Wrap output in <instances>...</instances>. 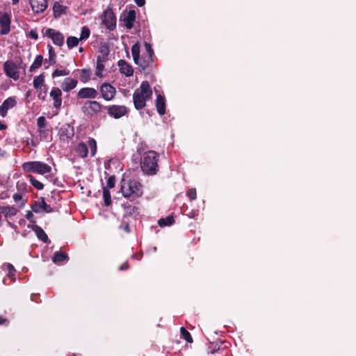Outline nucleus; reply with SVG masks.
Wrapping results in <instances>:
<instances>
[{"mask_svg":"<svg viewBox=\"0 0 356 356\" xmlns=\"http://www.w3.org/2000/svg\"><path fill=\"white\" fill-rule=\"evenodd\" d=\"M11 17L6 12H0V35H8L10 31Z\"/></svg>","mask_w":356,"mask_h":356,"instance_id":"6e6552de","label":"nucleus"},{"mask_svg":"<svg viewBox=\"0 0 356 356\" xmlns=\"http://www.w3.org/2000/svg\"><path fill=\"white\" fill-rule=\"evenodd\" d=\"M31 209L32 211L36 213H40L42 211H44L47 213H51L53 211L51 206L45 202L44 197H40L38 200L35 201L32 204Z\"/></svg>","mask_w":356,"mask_h":356,"instance_id":"f8f14e48","label":"nucleus"},{"mask_svg":"<svg viewBox=\"0 0 356 356\" xmlns=\"http://www.w3.org/2000/svg\"><path fill=\"white\" fill-rule=\"evenodd\" d=\"M13 197L15 202L22 200V195L20 193H15Z\"/></svg>","mask_w":356,"mask_h":356,"instance_id":"6e6d98bb","label":"nucleus"},{"mask_svg":"<svg viewBox=\"0 0 356 356\" xmlns=\"http://www.w3.org/2000/svg\"><path fill=\"white\" fill-rule=\"evenodd\" d=\"M99 52L100 55L108 56L109 50L107 47L104 46L99 49Z\"/></svg>","mask_w":356,"mask_h":356,"instance_id":"3c124183","label":"nucleus"},{"mask_svg":"<svg viewBox=\"0 0 356 356\" xmlns=\"http://www.w3.org/2000/svg\"><path fill=\"white\" fill-rule=\"evenodd\" d=\"M38 97H39L40 99H42V100H44V99H45V95H42V96H41V94H39V95H38Z\"/></svg>","mask_w":356,"mask_h":356,"instance_id":"69168bd1","label":"nucleus"},{"mask_svg":"<svg viewBox=\"0 0 356 356\" xmlns=\"http://www.w3.org/2000/svg\"><path fill=\"white\" fill-rule=\"evenodd\" d=\"M156 108L160 115H163L165 113V98L161 94L156 96Z\"/></svg>","mask_w":356,"mask_h":356,"instance_id":"4be33fe9","label":"nucleus"},{"mask_svg":"<svg viewBox=\"0 0 356 356\" xmlns=\"http://www.w3.org/2000/svg\"><path fill=\"white\" fill-rule=\"evenodd\" d=\"M144 46H145V48L147 54V56H150V57H154V50L152 47V45L149 42H145Z\"/></svg>","mask_w":356,"mask_h":356,"instance_id":"49530a36","label":"nucleus"},{"mask_svg":"<svg viewBox=\"0 0 356 356\" xmlns=\"http://www.w3.org/2000/svg\"><path fill=\"white\" fill-rule=\"evenodd\" d=\"M115 184V177L114 175L110 176L106 181V188L111 189L114 188Z\"/></svg>","mask_w":356,"mask_h":356,"instance_id":"a18cd8bd","label":"nucleus"},{"mask_svg":"<svg viewBox=\"0 0 356 356\" xmlns=\"http://www.w3.org/2000/svg\"><path fill=\"white\" fill-rule=\"evenodd\" d=\"M119 229L123 230L126 233H129L131 232L129 227V221L127 218L122 217V220L119 226Z\"/></svg>","mask_w":356,"mask_h":356,"instance_id":"4c0bfd02","label":"nucleus"},{"mask_svg":"<svg viewBox=\"0 0 356 356\" xmlns=\"http://www.w3.org/2000/svg\"><path fill=\"white\" fill-rule=\"evenodd\" d=\"M105 108L102 104L95 100L86 101L81 108V111L84 116L92 118L98 115Z\"/></svg>","mask_w":356,"mask_h":356,"instance_id":"39448f33","label":"nucleus"},{"mask_svg":"<svg viewBox=\"0 0 356 356\" xmlns=\"http://www.w3.org/2000/svg\"><path fill=\"white\" fill-rule=\"evenodd\" d=\"M108 60V56L99 55L97 58V60L101 63H105Z\"/></svg>","mask_w":356,"mask_h":356,"instance_id":"5fc2aeb1","label":"nucleus"},{"mask_svg":"<svg viewBox=\"0 0 356 356\" xmlns=\"http://www.w3.org/2000/svg\"><path fill=\"white\" fill-rule=\"evenodd\" d=\"M152 90L148 81H144L133 94V102L136 110H141L146 106V102L151 99Z\"/></svg>","mask_w":356,"mask_h":356,"instance_id":"f257e3e1","label":"nucleus"},{"mask_svg":"<svg viewBox=\"0 0 356 356\" xmlns=\"http://www.w3.org/2000/svg\"><path fill=\"white\" fill-rule=\"evenodd\" d=\"M0 325H8V321L7 318L0 316Z\"/></svg>","mask_w":356,"mask_h":356,"instance_id":"13d9d810","label":"nucleus"},{"mask_svg":"<svg viewBox=\"0 0 356 356\" xmlns=\"http://www.w3.org/2000/svg\"><path fill=\"white\" fill-rule=\"evenodd\" d=\"M7 129V126L0 121V130H5Z\"/></svg>","mask_w":356,"mask_h":356,"instance_id":"052dcab7","label":"nucleus"},{"mask_svg":"<svg viewBox=\"0 0 356 356\" xmlns=\"http://www.w3.org/2000/svg\"><path fill=\"white\" fill-rule=\"evenodd\" d=\"M18 210L14 206H1L0 213L3 215L6 218L15 216Z\"/></svg>","mask_w":356,"mask_h":356,"instance_id":"5701e85b","label":"nucleus"},{"mask_svg":"<svg viewBox=\"0 0 356 356\" xmlns=\"http://www.w3.org/2000/svg\"><path fill=\"white\" fill-rule=\"evenodd\" d=\"M122 207L124 209L123 218L127 219L129 217L136 218L139 215V209L135 205L127 202L122 204Z\"/></svg>","mask_w":356,"mask_h":356,"instance_id":"ddd939ff","label":"nucleus"},{"mask_svg":"<svg viewBox=\"0 0 356 356\" xmlns=\"http://www.w3.org/2000/svg\"><path fill=\"white\" fill-rule=\"evenodd\" d=\"M159 154L153 150L145 152L141 159L140 167L145 174L156 175L159 170L158 161Z\"/></svg>","mask_w":356,"mask_h":356,"instance_id":"f03ea898","label":"nucleus"},{"mask_svg":"<svg viewBox=\"0 0 356 356\" xmlns=\"http://www.w3.org/2000/svg\"><path fill=\"white\" fill-rule=\"evenodd\" d=\"M33 212H32V211H28L26 212V218L27 220H29L31 222H32V223L35 224V220H34L33 219Z\"/></svg>","mask_w":356,"mask_h":356,"instance_id":"864d4df0","label":"nucleus"},{"mask_svg":"<svg viewBox=\"0 0 356 356\" xmlns=\"http://www.w3.org/2000/svg\"><path fill=\"white\" fill-rule=\"evenodd\" d=\"M43 60H44L43 56L40 54L38 55L35 57L33 63L31 65V66L29 67V71L31 72H33L36 70L39 69L42 66Z\"/></svg>","mask_w":356,"mask_h":356,"instance_id":"bb28decb","label":"nucleus"},{"mask_svg":"<svg viewBox=\"0 0 356 356\" xmlns=\"http://www.w3.org/2000/svg\"><path fill=\"white\" fill-rule=\"evenodd\" d=\"M49 47V60L51 65H54L56 63V54L54 52V48L51 45H48Z\"/></svg>","mask_w":356,"mask_h":356,"instance_id":"79ce46f5","label":"nucleus"},{"mask_svg":"<svg viewBox=\"0 0 356 356\" xmlns=\"http://www.w3.org/2000/svg\"><path fill=\"white\" fill-rule=\"evenodd\" d=\"M79 40H80L79 38H77L76 37L69 36L67 38V41H66L67 47L69 49H72L73 47H76L79 44Z\"/></svg>","mask_w":356,"mask_h":356,"instance_id":"e433bc0d","label":"nucleus"},{"mask_svg":"<svg viewBox=\"0 0 356 356\" xmlns=\"http://www.w3.org/2000/svg\"><path fill=\"white\" fill-rule=\"evenodd\" d=\"M68 256L66 253L61 251H56L52 258L53 261L55 264L63 262L65 260H68Z\"/></svg>","mask_w":356,"mask_h":356,"instance_id":"cd10ccee","label":"nucleus"},{"mask_svg":"<svg viewBox=\"0 0 356 356\" xmlns=\"http://www.w3.org/2000/svg\"><path fill=\"white\" fill-rule=\"evenodd\" d=\"M44 35L51 38L55 45L61 47L64 44V35L58 31L51 28L47 29L45 31Z\"/></svg>","mask_w":356,"mask_h":356,"instance_id":"1a4fd4ad","label":"nucleus"},{"mask_svg":"<svg viewBox=\"0 0 356 356\" xmlns=\"http://www.w3.org/2000/svg\"><path fill=\"white\" fill-rule=\"evenodd\" d=\"M120 20L124 22V25L127 29H131L136 20L135 10H129L127 15L124 16L123 19L121 18Z\"/></svg>","mask_w":356,"mask_h":356,"instance_id":"aec40b11","label":"nucleus"},{"mask_svg":"<svg viewBox=\"0 0 356 356\" xmlns=\"http://www.w3.org/2000/svg\"><path fill=\"white\" fill-rule=\"evenodd\" d=\"M4 266L6 267V270H8V275L7 276L11 279L12 281H15V269L14 266L10 264L7 263L4 264Z\"/></svg>","mask_w":356,"mask_h":356,"instance_id":"c9c22d12","label":"nucleus"},{"mask_svg":"<svg viewBox=\"0 0 356 356\" xmlns=\"http://www.w3.org/2000/svg\"><path fill=\"white\" fill-rule=\"evenodd\" d=\"M131 54L134 63H138L140 58V44L138 42L131 47Z\"/></svg>","mask_w":356,"mask_h":356,"instance_id":"c85d7f7f","label":"nucleus"},{"mask_svg":"<svg viewBox=\"0 0 356 356\" xmlns=\"http://www.w3.org/2000/svg\"><path fill=\"white\" fill-rule=\"evenodd\" d=\"M53 9L55 15L58 14V15H60L63 12V6L60 5L58 2H56L54 3Z\"/></svg>","mask_w":356,"mask_h":356,"instance_id":"8fccbe9b","label":"nucleus"},{"mask_svg":"<svg viewBox=\"0 0 356 356\" xmlns=\"http://www.w3.org/2000/svg\"><path fill=\"white\" fill-rule=\"evenodd\" d=\"M79 51L80 52H82V51H83V47H80V48H79Z\"/></svg>","mask_w":356,"mask_h":356,"instance_id":"774afa93","label":"nucleus"},{"mask_svg":"<svg viewBox=\"0 0 356 356\" xmlns=\"http://www.w3.org/2000/svg\"><path fill=\"white\" fill-rule=\"evenodd\" d=\"M50 97L53 99V106L56 109H60L62 104V91L59 88L53 87L49 93Z\"/></svg>","mask_w":356,"mask_h":356,"instance_id":"4468645a","label":"nucleus"},{"mask_svg":"<svg viewBox=\"0 0 356 356\" xmlns=\"http://www.w3.org/2000/svg\"><path fill=\"white\" fill-rule=\"evenodd\" d=\"M100 92L102 97L106 101H111L114 98L116 93V90L115 88L110 83H104L100 86Z\"/></svg>","mask_w":356,"mask_h":356,"instance_id":"9b49d317","label":"nucleus"},{"mask_svg":"<svg viewBox=\"0 0 356 356\" xmlns=\"http://www.w3.org/2000/svg\"><path fill=\"white\" fill-rule=\"evenodd\" d=\"M13 5H16L19 3V0H11Z\"/></svg>","mask_w":356,"mask_h":356,"instance_id":"0e129e2a","label":"nucleus"},{"mask_svg":"<svg viewBox=\"0 0 356 356\" xmlns=\"http://www.w3.org/2000/svg\"><path fill=\"white\" fill-rule=\"evenodd\" d=\"M134 1L139 7H142L145 4V0H134Z\"/></svg>","mask_w":356,"mask_h":356,"instance_id":"bf43d9fd","label":"nucleus"},{"mask_svg":"<svg viewBox=\"0 0 356 356\" xmlns=\"http://www.w3.org/2000/svg\"><path fill=\"white\" fill-rule=\"evenodd\" d=\"M19 65L13 60H8L3 63V71L6 75L14 81L19 79Z\"/></svg>","mask_w":356,"mask_h":356,"instance_id":"423d86ee","label":"nucleus"},{"mask_svg":"<svg viewBox=\"0 0 356 356\" xmlns=\"http://www.w3.org/2000/svg\"><path fill=\"white\" fill-rule=\"evenodd\" d=\"M24 205H25V201H24V200H23V201L22 202L21 204L19 205V207H20V208H22V207H24Z\"/></svg>","mask_w":356,"mask_h":356,"instance_id":"338daca9","label":"nucleus"},{"mask_svg":"<svg viewBox=\"0 0 356 356\" xmlns=\"http://www.w3.org/2000/svg\"><path fill=\"white\" fill-rule=\"evenodd\" d=\"M31 9L35 14L43 13L47 8V0H29Z\"/></svg>","mask_w":356,"mask_h":356,"instance_id":"f3484780","label":"nucleus"},{"mask_svg":"<svg viewBox=\"0 0 356 356\" xmlns=\"http://www.w3.org/2000/svg\"><path fill=\"white\" fill-rule=\"evenodd\" d=\"M37 298H38L37 295H35V294L31 295V300L35 301L36 302H38V300H36Z\"/></svg>","mask_w":356,"mask_h":356,"instance_id":"680f3d73","label":"nucleus"},{"mask_svg":"<svg viewBox=\"0 0 356 356\" xmlns=\"http://www.w3.org/2000/svg\"><path fill=\"white\" fill-rule=\"evenodd\" d=\"M88 145L90 149L91 156H94L96 154L97 150L96 140L92 138H89L88 140Z\"/></svg>","mask_w":356,"mask_h":356,"instance_id":"f704fd0d","label":"nucleus"},{"mask_svg":"<svg viewBox=\"0 0 356 356\" xmlns=\"http://www.w3.org/2000/svg\"><path fill=\"white\" fill-rule=\"evenodd\" d=\"M120 184V190L124 197L137 198L143 195L142 185L138 181L122 178Z\"/></svg>","mask_w":356,"mask_h":356,"instance_id":"7ed1b4c3","label":"nucleus"},{"mask_svg":"<svg viewBox=\"0 0 356 356\" xmlns=\"http://www.w3.org/2000/svg\"><path fill=\"white\" fill-rule=\"evenodd\" d=\"M75 150H76V152L77 153V154L81 158H83V159L87 157V156L88 154V145L83 142H81L78 144Z\"/></svg>","mask_w":356,"mask_h":356,"instance_id":"a878e982","label":"nucleus"},{"mask_svg":"<svg viewBox=\"0 0 356 356\" xmlns=\"http://www.w3.org/2000/svg\"><path fill=\"white\" fill-rule=\"evenodd\" d=\"M175 222V219L172 216H168L166 218H161L158 221V224L161 227L170 226Z\"/></svg>","mask_w":356,"mask_h":356,"instance_id":"2f4dec72","label":"nucleus"},{"mask_svg":"<svg viewBox=\"0 0 356 356\" xmlns=\"http://www.w3.org/2000/svg\"><path fill=\"white\" fill-rule=\"evenodd\" d=\"M98 92L93 88H83L77 93L79 99H95L97 97Z\"/></svg>","mask_w":356,"mask_h":356,"instance_id":"dca6fc26","label":"nucleus"},{"mask_svg":"<svg viewBox=\"0 0 356 356\" xmlns=\"http://www.w3.org/2000/svg\"><path fill=\"white\" fill-rule=\"evenodd\" d=\"M17 104L15 97H10L5 99L0 106V115L4 118L7 115L8 110L15 107Z\"/></svg>","mask_w":356,"mask_h":356,"instance_id":"2eb2a0df","label":"nucleus"},{"mask_svg":"<svg viewBox=\"0 0 356 356\" xmlns=\"http://www.w3.org/2000/svg\"><path fill=\"white\" fill-rule=\"evenodd\" d=\"M69 74H70V71L68 70L56 69L53 72L51 76L53 78H54V77H57V76H67Z\"/></svg>","mask_w":356,"mask_h":356,"instance_id":"a19ab883","label":"nucleus"},{"mask_svg":"<svg viewBox=\"0 0 356 356\" xmlns=\"http://www.w3.org/2000/svg\"><path fill=\"white\" fill-rule=\"evenodd\" d=\"M6 155V151L0 149V157H3Z\"/></svg>","mask_w":356,"mask_h":356,"instance_id":"e2e57ef3","label":"nucleus"},{"mask_svg":"<svg viewBox=\"0 0 356 356\" xmlns=\"http://www.w3.org/2000/svg\"><path fill=\"white\" fill-rule=\"evenodd\" d=\"M74 129L72 127H70L69 124L63 125L58 131L60 139L63 140L72 138L74 136Z\"/></svg>","mask_w":356,"mask_h":356,"instance_id":"a211bd4d","label":"nucleus"},{"mask_svg":"<svg viewBox=\"0 0 356 356\" xmlns=\"http://www.w3.org/2000/svg\"><path fill=\"white\" fill-rule=\"evenodd\" d=\"M24 171L39 175H45L51 172V167L42 161H28L22 165Z\"/></svg>","mask_w":356,"mask_h":356,"instance_id":"20e7f679","label":"nucleus"},{"mask_svg":"<svg viewBox=\"0 0 356 356\" xmlns=\"http://www.w3.org/2000/svg\"><path fill=\"white\" fill-rule=\"evenodd\" d=\"M29 35L31 38L37 40L38 38V35L36 29H31L29 33Z\"/></svg>","mask_w":356,"mask_h":356,"instance_id":"603ef678","label":"nucleus"},{"mask_svg":"<svg viewBox=\"0 0 356 356\" xmlns=\"http://www.w3.org/2000/svg\"><path fill=\"white\" fill-rule=\"evenodd\" d=\"M33 84L35 89L41 88V87L44 85V73L43 72L35 76L33 79Z\"/></svg>","mask_w":356,"mask_h":356,"instance_id":"c756f323","label":"nucleus"},{"mask_svg":"<svg viewBox=\"0 0 356 356\" xmlns=\"http://www.w3.org/2000/svg\"><path fill=\"white\" fill-rule=\"evenodd\" d=\"M91 72L90 69H82L80 70V81L86 83L90 79Z\"/></svg>","mask_w":356,"mask_h":356,"instance_id":"7c9ffc66","label":"nucleus"},{"mask_svg":"<svg viewBox=\"0 0 356 356\" xmlns=\"http://www.w3.org/2000/svg\"><path fill=\"white\" fill-rule=\"evenodd\" d=\"M180 334H181V337L185 339L188 343H193V337L191 334V333L187 330H186L184 327H181L180 328Z\"/></svg>","mask_w":356,"mask_h":356,"instance_id":"72a5a7b5","label":"nucleus"},{"mask_svg":"<svg viewBox=\"0 0 356 356\" xmlns=\"http://www.w3.org/2000/svg\"><path fill=\"white\" fill-rule=\"evenodd\" d=\"M50 131L44 128L38 129L39 136L41 138L47 139L49 135Z\"/></svg>","mask_w":356,"mask_h":356,"instance_id":"de8ad7c7","label":"nucleus"},{"mask_svg":"<svg viewBox=\"0 0 356 356\" xmlns=\"http://www.w3.org/2000/svg\"><path fill=\"white\" fill-rule=\"evenodd\" d=\"M78 81L74 79L66 78L61 83V88L65 92H69L76 88Z\"/></svg>","mask_w":356,"mask_h":356,"instance_id":"b1692460","label":"nucleus"},{"mask_svg":"<svg viewBox=\"0 0 356 356\" xmlns=\"http://www.w3.org/2000/svg\"><path fill=\"white\" fill-rule=\"evenodd\" d=\"M108 114L115 119L122 118L127 114L129 109L125 106L112 105L107 108Z\"/></svg>","mask_w":356,"mask_h":356,"instance_id":"9d476101","label":"nucleus"},{"mask_svg":"<svg viewBox=\"0 0 356 356\" xmlns=\"http://www.w3.org/2000/svg\"><path fill=\"white\" fill-rule=\"evenodd\" d=\"M28 177L29 179L30 183L37 190H42L44 188V184L36 179L33 175H29Z\"/></svg>","mask_w":356,"mask_h":356,"instance_id":"473e14b6","label":"nucleus"},{"mask_svg":"<svg viewBox=\"0 0 356 356\" xmlns=\"http://www.w3.org/2000/svg\"><path fill=\"white\" fill-rule=\"evenodd\" d=\"M90 29L86 26H83L81 29V35L79 38L80 40H85L88 39L90 36Z\"/></svg>","mask_w":356,"mask_h":356,"instance_id":"ea45409f","label":"nucleus"},{"mask_svg":"<svg viewBox=\"0 0 356 356\" xmlns=\"http://www.w3.org/2000/svg\"><path fill=\"white\" fill-rule=\"evenodd\" d=\"M154 62V57H150L147 56L143 55L142 58H139L138 63H136L138 65L142 70H145L148 68L152 63Z\"/></svg>","mask_w":356,"mask_h":356,"instance_id":"393cba45","label":"nucleus"},{"mask_svg":"<svg viewBox=\"0 0 356 356\" xmlns=\"http://www.w3.org/2000/svg\"><path fill=\"white\" fill-rule=\"evenodd\" d=\"M29 228H31L37 236L38 238L42 241L44 243H47L49 241V238L44 231L38 225H28Z\"/></svg>","mask_w":356,"mask_h":356,"instance_id":"412c9836","label":"nucleus"},{"mask_svg":"<svg viewBox=\"0 0 356 356\" xmlns=\"http://www.w3.org/2000/svg\"><path fill=\"white\" fill-rule=\"evenodd\" d=\"M104 70V63H101L97 60L96 72L95 74L99 76H102V72Z\"/></svg>","mask_w":356,"mask_h":356,"instance_id":"37998d69","label":"nucleus"},{"mask_svg":"<svg viewBox=\"0 0 356 356\" xmlns=\"http://www.w3.org/2000/svg\"><path fill=\"white\" fill-rule=\"evenodd\" d=\"M47 124L46 119L44 116H40L37 119V125L38 129L44 128Z\"/></svg>","mask_w":356,"mask_h":356,"instance_id":"09e8293b","label":"nucleus"},{"mask_svg":"<svg viewBox=\"0 0 356 356\" xmlns=\"http://www.w3.org/2000/svg\"><path fill=\"white\" fill-rule=\"evenodd\" d=\"M118 65L120 67L119 70L121 74H124L126 76H131L133 75L134 69L126 60L122 59L118 60Z\"/></svg>","mask_w":356,"mask_h":356,"instance_id":"6ab92c4d","label":"nucleus"},{"mask_svg":"<svg viewBox=\"0 0 356 356\" xmlns=\"http://www.w3.org/2000/svg\"><path fill=\"white\" fill-rule=\"evenodd\" d=\"M186 195L191 201L195 200L197 197V192L195 188H190L186 192Z\"/></svg>","mask_w":356,"mask_h":356,"instance_id":"c03bdc74","label":"nucleus"},{"mask_svg":"<svg viewBox=\"0 0 356 356\" xmlns=\"http://www.w3.org/2000/svg\"><path fill=\"white\" fill-rule=\"evenodd\" d=\"M129 268V263L128 261H125L124 263H123L120 267H119V270H128Z\"/></svg>","mask_w":356,"mask_h":356,"instance_id":"4d7b16f0","label":"nucleus"},{"mask_svg":"<svg viewBox=\"0 0 356 356\" xmlns=\"http://www.w3.org/2000/svg\"><path fill=\"white\" fill-rule=\"evenodd\" d=\"M103 198L105 206H109L111 204V197L109 189L103 188Z\"/></svg>","mask_w":356,"mask_h":356,"instance_id":"58836bf2","label":"nucleus"},{"mask_svg":"<svg viewBox=\"0 0 356 356\" xmlns=\"http://www.w3.org/2000/svg\"><path fill=\"white\" fill-rule=\"evenodd\" d=\"M102 23L110 31H113L116 27V17L111 8H108L104 11Z\"/></svg>","mask_w":356,"mask_h":356,"instance_id":"0eeeda50","label":"nucleus"}]
</instances>
